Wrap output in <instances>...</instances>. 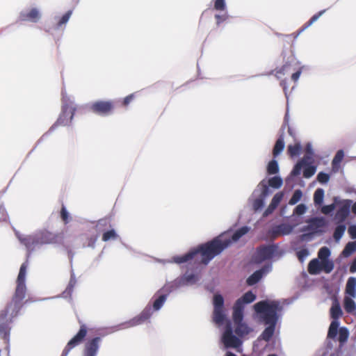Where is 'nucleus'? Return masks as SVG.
<instances>
[{"mask_svg": "<svg viewBox=\"0 0 356 356\" xmlns=\"http://www.w3.org/2000/svg\"><path fill=\"white\" fill-rule=\"evenodd\" d=\"M280 84L283 87L284 91L285 92V95L287 97V92H286L287 86L286 85V81H282Z\"/></svg>", "mask_w": 356, "mask_h": 356, "instance_id": "59", "label": "nucleus"}, {"mask_svg": "<svg viewBox=\"0 0 356 356\" xmlns=\"http://www.w3.org/2000/svg\"><path fill=\"white\" fill-rule=\"evenodd\" d=\"M249 231L250 227L248 226L242 227L234 233L229 230L227 231L215 238L211 241L202 245L198 248L193 250L182 256L173 257L172 260H168L167 262H174L176 264L188 262L193 259L195 256L200 254L201 255L202 262L204 265H207L216 256L220 254L225 248L229 247L233 243L238 241Z\"/></svg>", "mask_w": 356, "mask_h": 356, "instance_id": "1", "label": "nucleus"}, {"mask_svg": "<svg viewBox=\"0 0 356 356\" xmlns=\"http://www.w3.org/2000/svg\"><path fill=\"white\" fill-rule=\"evenodd\" d=\"M92 108L95 112L106 114L113 108V105L110 102H97L92 105Z\"/></svg>", "mask_w": 356, "mask_h": 356, "instance_id": "21", "label": "nucleus"}, {"mask_svg": "<svg viewBox=\"0 0 356 356\" xmlns=\"http://www.w3.org/2000/svg\"><path fill=\"white\" fill-rule=\"evenodd\" d=\"M222 342L226 348H234L238 349L241 346V341L233 334L230 321H228L226 324L225 330L222 335Z\"/></svg>", "mask_w": 356, "mask_h": 356, "instance_id": "9", "label": "nucleus"}, {"mask_svg": "<svg viewBox=\"0 0 356 356\" xmlns=\"http://www.w3.org/2000/svg\"><path fill=\"white\" fill-rule=\"evenodd\" d=\"M100 341V337H95L88 341L85 345L83 356H97Z\"/></svg>", "mask_w": 356, "mask_h": 356, "instance_id": "17", "label": "nucleus"}, {"mask_svg": "<svg viewBox=\"0 0 356 356\" xmlns=\"http://www.w3.org/2000/svg\"><path fill=\"white\" fill-rule=\"evenodd\" d=\"M225 0H214V8L217 10H224L225 8Z\"/></svg>", "mask_w": 356, "mask_h": 356, "instance_id": "45", "label": "nucleus"}, {"mask_svg": "<svg viewBox=\"0 0 356 356\" xmlns=\"http://www.w3.org/2000/svg\"><path fill=\"white\" fill-rule=\"evenodd\" d=\"M346 294L352 298H356V277L348 278L346 286Z\"/></svg>", "mask_w": 356, "mask_h": 356, "instance_id": "23", "label": "nucleus"}, {"mask_svg": "<svg viewBox=\"0 0 356 356\" xmlns=\"http://www.w3.org/2000/svg\"><path fill=\"white\" fill-rule=\"evenodd\" d=\"M344 156V153L343 150H339L336 155L334 156L332 160V167L333 168H337L339 163L341 162Z\"/></svg>", "mask_w": 356, "mask_h": 356, "instance_id": "35", "label": "nucleus"}, {"mask_svg": "<svg viewBox=\"0 0 356 356\" xmlns=\"http://www.w3.org/2000/svg\"><path fill=\"white\" fill-rule=\"evenodd\" d=\"M308 271L312 275L318 274L321 271V261L320 262L318 259L310 261Z\"/></svg>", "mask_w": 356, "mask_h": 356, "instance_id": "24", "label": "nucleus"}, {"mask_svg": "<svg viewBox=\"0 0 356 356\" xmlns=\"http://www.w3.org/2000/svg\"><path fill=\"white\" fill-rule=\"evenodd\" d=\"M174 291V289L169 284H165L160 291L154 296L155 298L153 302V309L155 311L159 310L166 301L167 297L170 293Z\"/></svg>", "mask_w": 356, "mask_h": 356, "instance_id": "13", "label": "nucleus"}, {"mask_svg": "<svg viewBox=\"0 0 356 356\" xmlns=\"http://www.w3.org/2000/svg\"><path fill=\"white\" fill-rule=\"evenodd\" d=\"M268 172L270 175H274L278 172L279 171V166L277 161L275 160L271 161L267 168Z\"/></svg>", "mask_w": 356, "mask_h": 356, "instance_id": "40", "label": "nucleus"}, {"mask_svg": "<svg viewBox=\"0 0 356 356\" xmlns=\"http://www.w3.org/2000/svg\"><path fill=\"white\" fill-rule=\"evenodd\" d=\"M306 211L307 207L303 204H300L296 207L294 213L297 215H302L306 212Z\"/></svg>", "mask_w": 356, "mask_h": 356, "instance_id": "48", "label": "nucleus"}, {"mask_svg": "<svg viewBox=\"0 0 356 356\" xmlns=\"http://www.w3.org/2000/svg\"><path fill=\"white\" fill-rule=\"evenodd\" d=\"M352 211L356 214V202L352 207Z\"/></svg>", "mask_w": 356, "mask_h": 356, "instance_id": "61", "label": "nucleus"}, {"mask_svg": "<svg viewBox=\"0 0 356 356\" xmlns=\"http://www.w3.org/2000/svg\"><path fill=\"white\" fill-rule=\"evenodd\" d=\"M326 226V221L324 218H314L311 219L307 226L302 230L307 232L309 235H314L323 232Z\"/></svg>", "mask_w": 356, "mask_h": 356, "instance_id": "12", "label": "nucleus"}, {"mask_svg": "<svg viewBox=\"0 0 356 356\" xmlns=\"http://www.w3.org/2000/svg\"><path fill=\"white\" fill-rule=\"evenodd\" d=\"M76 109L74 99L71 96L63 93V108L62 113L56 122L49 129L52 131L58 125L68 126L71 124L75 111Z\"/></svg>", "mask_w": 356, "mask_h": 356, "instance_id": "6", "label": "nucleus"}, {"mask_svg": "<svg viewBox=\"0 0 356 356\" xmlns=\"http://www.w3.org/2000/svg\"><path fill=\"white\" fill-rule=\"evenodd\" d=\"M355 251H356V241L355 242H349L346 244V247L344 248L342 254L348 257L350 255H351Z\"/></svg>", "mask_w": 356, "mask_h": 356, "instance_id": "31", "label": "nucleus"}, {"mask_svg": "<svg viewBox=\"0 0 356 356\" xmlns=\"http://www.w3.org/2000/svg\"><path fill=\"white\" fill-rule=\"evenodd\" d=\"M324 190L322 188H318L314 192V202L316 205L322 204L324 199Z\"/></svg>", "mask_w": 356, "mask_h": 356, "instance_id": "32", "label": "nucleus"}, {"mask_svg": "<svg viewBox=\"0 0 356 356\" xmlns=\"http://www.w3.org/2000/svg\"><path fill=\"white\" fill-rule=\"evenodd\" d=\"M75 284H76V280H75V277H74V275H72L71 277L69 285L67 289V293H70L72 292V289L74 286Z\"/></svg>", "mask_w": 356, "mask_h": 356, "instance_id": "50", "label": "nucleus"}, {"mask_svg": "<svg viewBox=\"0 0 356 356\" xmlns=\"http://www.w3.org/2000/svg\"><path fill=\"white\" fill-rule=\"evenodd\" d=\"M256 296L252 291H248L241 298H238L233 307V321L236 325L235 333L238 337L248 334L252 330L245 323H243V310L245 306L254 302Z\"/></svg>", "mask_w": 356, "mask_h": 356, "instance_id": "4", "label": "nucleus"}, {"mask_svg": "<svg viewBox=\"0 0 356 356\" xmlns=\"http://www.w3.org/2000/svg\"><path fill=\"white\" fill-rule=\"evenodd\" d=\"M15 234L20 243L25 246L27 250V257L31 252L40 248L44 243V229H40L30 235H24L14 229Z\"/></svg>", "mask_w": 356, "mask_h": 356, "instance_id": "5", "label": "nucleus"}, {"mask_svg": "<svg viewBox=\"0 0 356 356\" xmlns=\"http://www.w3.org/2000/svg\"><path fill=\"white\" fill-rule=\"evenodd\" d=\"M307 26H305L303 29H300V30L297 33V34L295 35V37H296V38H297V37H298V35H300V33L302 31H304L305 29H307Z\"/></svg>", "mask_w": 356, "mask_h": 356, "instance_id": "62", "label": "nucleus"}, {"mask_svg": "<svg viewBox=\"0 0 356 356\" xmlns=\"http://www.w3.org/2000/svg\"><path fill=\"white\" fill-rule=\"evenodd\" d=\"M282 179L280 177H273L268 180V184L273 188H279L282 185Z\"/></svg>", "mask_w": 356, "mask_h": 356, "instance_id": "36", "label": "nucleus"}, {"mask_svg": "<svg viewBox=\"0 0 356 356\" xmlns=\"http://www.w3.org/2000/svg\"><path fill=\"white\" fill-rule=\"evenodd\" d=\"M325 12V10H321L314 15H313L311 19L308 21V22H315L316 20L318 19L320 16H321Z\"/></svg>", "mask_w": 356, "mask_h": 356, "instance_id": "52", "label": "nucleus"}, {"mask_svg": "<svg viewBox=\"0 0 356 356\" xmlns=\"http://www.w3.org/2000/svg\"><path fill=\"white\" fill-rule=\"evenodd\" d=\"M86 334V327L85 325H82L79 332L67 343L62 353L61 356H67L70 351L82 341Z\"/></svg>", "mask_w": 356, "mask_h": 356, "instance_id": "14", "label": "nucleus"}, {"mask_svg": "<svg viewBox=\"0 0 356 356\" xmlns=\"http://www.w3.org/2000/svg\"><path fill=\"white\" fill-rule=\"evenodd\" d=\"M313 161L314 154H308L306 153L304 157L295 165L291 172V175L293 177H296L300 175L303 166L312 163Z\"/></svg>", "mask_w": 356, "mask_h": 356, "instance_id": "19", "label": "nucleus"}, {"mask_svg": "<svg viewBox=\"0 0 356 356\" xmlns=\"http://www.w3.org/2000/svg\"><path fill=\"white\" fill-rule=\"evenodd\" d=\"M118 236L115 230L111 229L104 233L102 240L104 241H109L110 239H115Z\"/></svg>", "mask_w": 356, "mask_h": 356, "instance_id": "42", "label": "nucleus"}, {"mask_svg": "<svg viewBox=\"0 0 356 356\" xmlns=\"http://www.w3.org/2000/svg\"><path fill=\"white\" fill-rule=\"evenodd\" d=\"M350 272L354 273L356 272V258L354 259L350 266Z\"/></svg>", "mask_w": 356, "mask_h": 356, "instance_id": "57", "label": "nucleus"}, {"mask_svg": "<svg viewBox=\"0 0 356 356\" xmlns=\"http://www.w3.org/2000/svg\"><path fill=\"white\" fill-rule=\"evenodd\" d=\"M224 299L220 294H216L213 297L214 309H223Z\"/></svg>", "mask_w": 356, "mask_h": 356, "instance_id": "39", "label": "nucleus"}, {"mask_svg": "<svg viewBox=\"0 0 356 356\" xmlns=\"http://www.w3.org/2000/svg\"><path fill=\"white\" fill-rule=\"evenodd\" d=\"M277 247L274 245H264L259 248L253 257L255 263L260 264L271 259L275 254Z\"/></svg>", "mask_w": 356, "mask_h": 356, "instance_id": "10", "label": "nucleus"}, {"mask_svg": "<svg viewBox=\"0 0 356 356\" xmlns=\"http://www.w3.org/2000/svg\"><path fill=\"white\" fill-rule=\"evenodd\" d=\"M51 234L50 233H46V236H45V238H46V243H51Z\"/></svg>", "mask_w": 356, "mask_h": 356, "instance_id": "60", "label": "nucleus"}, {"mask_svg": "<svg viewBox=\"0 0 356 356\" xmlns=\"http://www.w3.org/2000/svg\"><path fill=\"white\" fill-rule=\"evenodd\" d=\"M293 231V227L289 224L282 223L271 228L268 234L272 238L288 235Z\"/></svg>", "mask_w": 356, "mask_h": 356, "instance_id": "16", "label": "nucleus"}, {"mask_svg": "<svg viewBox=\"0 0 356 356\" xmlns=\"http://www.w3.org/2000/svg\"><path fill=\"white\" fill-rule=\"evenodd\" d=\"M254 308L261 322L267 327L258 340L269 341L275 333V326L281 317L282 307L278 300H263L256 303Z\"/></svg>", "mask_w": 356, "mask_h": 356, "instance_id": "2", "label": "nucleus"}, {"mask_svg": "<svg viewBox=\"0 0 356 356\" xmlns=\"http://www.w3.org/2000/svg\"><path fill=\"white\" fill-rule=\"evenodd\" d=\"M200 280V274L197 272H186L181 277L176 279L174 282L170 283L174 290L183 286L193 285L197 283Z\"/></svg>", "mask_w": 356, "mask_h": 356, "instance_id": "11", "label": "nucleus"}, {"mask_svg": "<svg viewBox=\"0 0 356 356\" xmlns=\"http://www.w3.org/2000/svg\"><path fill=\"white\" fill-rule=\"evenodd\" d=\"M216 17L218 20V22H225V21H228L230 19L229 16L227 13H225L221 16L216 15Z\"/></svg>", "mask_w": 356, "mask_h": 356, "instance_id": "54", "label": "nucleus"}, {"mask_svg": "<svg viewBox=\"0 0 356 356\" xmlns=\"http://www.w3.org/2000/svg\"><path fill=\"white\" fill-rule=\"evenodd\" d=\"M44 136V135H42V136L40 137V138L39 139V140H38V143H40L42 140Z\"/></svg>", "mask_w": 356, "mask_h": 356, "instance_id": "64", "label": "nucleus"}, {"mask_svg": "<svg viewBox=\"0 0 356 356\" xmlns=\"http://www.w3.org/2000/svg\"><path fill=\"white\" fill-rule=\"evenodd\" d=\"M302 146L300 143H296L294 145H289L287 151L291 157H295L300 154Z\"/></svg>", "mask_w": 356, "mask_h": 356, "instance_id": "27", "label": "nucleus"}, {"mask_svg": "<svg viewBox=\"0 0 356 356\" xmlns=\"http://www.w3.org/2000/svg\"><path fill=\"white\" fill-rule=\"evenodd\" d=\"M348 233L353 239L356 238V225H351L348 228Z\"/></svg>", "mask_w": 356, "mask_h": 356, "instance_id": "53", "label": "nucleus"}, {"mask_svg": "<svg viewBox=\"0 0 356 356\" xmlns=\"http://www.w3.org/2000/svg\"><path fill=\"white\" fill-rule=\"evenodd\" d=\"M346 229V226L344 224H340L337 226L334 232V238L336 242H339L340 239L342 238L344 232Z\"/></svg>", "mask_w": 356, "mask_h": 356, "instance_id": "30", "label": "nucleus"}, {"mask_svg": "<svg viewBox=\"0 0 356 356\" xmlns=\"http://www.w3.org/2000/svg\"><path fill=\"white\" fill-rule=\"evenodd\" d=\"M350 204L346 203L342 204L337 211L335 214V220L341 223L345 221L347 217L350 214Z\"/></svg>", "mask_w": 356, "mask_h": 356, "instance_id": "20", "label": "nucleus"}, {"mask_svg": "<svg viewBox=\"0 0 356 356\" xmlns=\"http://www.w3.org/2000/svg\"><path fill=\"white\" fill-rule=\"evenodd\" d=\"M305 152L308 154H314V149H313L312 144L311 143H308L306 145Z\"/></svg>", "mask_w": 356, "mask_h": 356, "instance_id": "55", "label": "nucleus"}, {"mask_svg": "<svg viewBox=\"0 0 356 356\" xmlns=\"http://www.w3.org/2000/svg\"><path fill=\"white\" fill-rule=\"evenodd\" d=\"M335 209V205L334 204H329V205H325L323 206L322 208H321V212L323 213V214H329L331 212H332Z\"/></svg>", "mask_w": 356, "mask_h": 356, "instance_id": "47", "label": "nucleus"}, {"mask_svg": "<svg viewBox=\"0 0 356 356\" xmlns=\"http://www.w3.org/2000/svg\"><path fill=\"white\" fill-rule=\"evenodd\" d=\"M290 70V65L288 64L284 65L280 70L277 71L276 76L278 79L281 78V74H284L285 73L289 72Z\"/></svg>", "mask_w": 356, "mask_h": 356, "instance_id": "49", "label": "nucleus"}, {"mask_svg": "<svg viewBox=\"0 0 356 356\" xmlns=\"http://www.w3.org/2000/svg\"><path fill=\"white\" fill-rule=\"evenodd\" d=\"M226 356H236V355L230 352H227ZM243 356H245V355H243Z\"/></svg>", "mask_w": 356, "mask_h": 356, "instance_id": "63", "label": "nucleus"}, {"mask_svg": "<svg viewBox=\"0 0 356 356\" xmlns=\"http://www.w3.org/2000/svg\"><path fill=\"white\" fill-rule=\"evenodd\" d=\"M330 250L327 247H323L321 248L318 253V258L321 260V261L324 260L329 259V257L330 256Z\"/></svg>", "mask_w": 356, "mask_h": 356, "instance_id": "33", "label": "nucleus"}, {"mask_svg": "<svg viewBox=\"0 0 356 356\" xmlns=\"http://www.w3.org/2000/svg\"><path fill=\"white\" fill-rule=\"evenodd\" d=\"M306 165L307 166L303 170V176L305 178H310L315 174L316 171V167L311 165Z\"/></svg>", "mask_w": 356, "mask_h": 356, "instance_id": "37", "label": "nucleus"}, {"mask_svg": "<svg viewBox=\"0 0 356 356\" xmlns=\"http://www.w3.org/2000/svg\"><path fill=\"white\" fill-rule=\"evenodd\" d=\"M309 254V252L307 248H302L297 252V257L300 262H303Z\"/></svg>", "mask_w": 356, "mask_h": 356, "instance_id": "41", "label": "nucleus"}, {"mask_svg": "<svg viewBox=\"0 0 356 356\" xmlns=\"http://www.w3.org/2000/svg\"><path fill=\"white\" fill-rule=\"evenodd\" d=\"M334 268V263L332 261L327 259L321 261V270H323L327 273H330Z\"/></svg>", "mask_w": 356, "mask_h": 356, "instance_id": "34", "label": "nucleus"}, {"mask_svg": "<svg viewBox=\"0 0 356 356\" xmlns=\"http://www.w3.org/2000/svg\"><path fill=\"white\" fill-rule=\"evenodd\" d=\"M301 74V70H298L297 72H294L291 75V79L294 81H297L298 79L300 78V76Z\"/></svg>", "mask_w": 356, "mask_h": 356, "instance_id": "56", "label": "nucleus"}, {"mask_svg": "<svg viewBox=\"0 0 356 356\" xmlns=\"http://www.w3.org/2000/svg\"><path fill=\"white\" fill-rule=\"evenodd\" d=\"M133 98H134V95H130L126 97L124 99V104L127 105L128 104H129V102L133 99Z\"/></svg>", "mask_w": 356, "mask_h": 356, "instance_id": "58", "label": "nucleus"}, {"mask_svg": "<svg viewBox=\"0 0 356 356\" xmlns=\"http://www.w3.org/2000/svg\"><path fill=\"white\" fill-rule=\"evenodd\" d=\"M270 191L265 180L261 181L254 191L250 201L252 202L253 209L255 211L261 210L264 206L266 198L270 194Z\"/></svg>", "mask_w": 356, "mask_h": 356, "instance_id": "7", "label": "nucleus"}, {"mask_svg": "<svg viewBox=\"0 0 356 356\" xmlns=\"http://www.w3.org/2000/svg\"><path fill=\"white\" fill-rule=\"evenodd\" d=\"M344 309L347 313L353 314L356 311V303L353 298L346 296L344 298Z\"/></svg>", "mask_w": 356, "mask_h": 356, "instance_id": "25", "label": "nucleus"}, {"mask_svg": "<svg viewBox=\"0 0 356 356\" xmlns=\"http://www.w3.org/2000/svg\"><path fill=\"white\" fill-rule=\"evenodd\" d=\"M339 333L338 340L341 346H343L347 341L349 337V331L345 327L338 328L337 334Z\"/></svg>", "mask_w": 356, "mask_h": 356, "instance_id": "26", "label": "nucleus"}, {"mask_svg": "<svg viewBox=\"0 0 356 356\" xmlns=\"http://www.w3.org/2000/svg\"><path fill=\"white\" fill-rule=\"evenodd\" d=\"M342 315V310L337 299H334L332 307L330 308V316L332 321L330 325L327 338L334 339L337 337L338 328L339 327V318Z\"/></svg>", "mask_w": 356, "mask_h": 356, "instance_id": "8", "label": "nucleus"}, {"mask_svg": "<svg viewBox=\"0 0 356 356\" xmlns=\"http://www.w3.org/2000/svg\"><path fill=\"white\" fill-rule=\"evenodd\" d=\"M151 315L152 308L150 306H147L144 309V310L141 312L140 315L134 317L129 322L126 323V325L124 326V327H130L138 325H140L143 323L146 320L149 318Z\"/></svg>", "mask_w": 356, "mask_h": 356, "instance_id": "15", "label": "nucleus"}, {"mask_svg": "<svg viewBox=\"0 0 356 356\" xmlns=\"http://www.w3.org/2000/svg\"><path fill=\"white\" fill-rule=\"evenodd\" d=\"M8 218V215L3 204H0V222L6 221Z\"/></svg>", "mask_w": 356, "mask_h": 356, "instance_id": "46", "label": "nucleus"}, {"mask_svg": "<svg viewBox=\"0 0 356 356\" xmlns=\"http://www.w3.org/2000/svg\"><path fill=\"white\" fill-rule=\"evenodd\" d=\"M60 216L65 224H67L70 221V213H68V211H67L66 208L64 206L62 207Z\"/></svg>", "mask_w": 356, "mask_h": 356, "instance_id": "44", "label": "nucleus"}, {"mask_svg": "<svg viewBox=\"0 0 356 356\" xmlns=\"http://www.w3.org/2000/svg\"><path fill=\"white\" fill-rule=\"evenodd\" d=\"M225 318L223 309H214L213 321L218 325L222 324Z\"/></svg>", "mask_w": 356, "mask_h": 356, "instance_id": "28", "label": "nucleus"}, {"mask_svg": "<svg viewBox=\"0 0 356 356\" xmlns=\"http://www.w3.org/2000/svg\"><path fill=\"white\" fill-rule=\"evenodd\" d=\"M317 179L321 184H327L330 179V175L327 173L321 172L317 176Z\"/></svg>", "mask_w": 356, "mask_h": 356, "instance_id": "43", "label": "nucleus"}, {"mask_svg": "<svg viewBox=\"0 0 356 356\" xmlns=\"http://www.w3.org/2000/svg\"><path fill=\"white\" fill-rule=\"evenodd\" d=\"M272 269V265L268 264L264 266L262 268L255 271L251 275L247 280V284L250 286H252L257 283L265 275L268 273Z\"/></svg>", "mask_w": 356, "mask_h": 356, "instance_id": "18", "label": "nucleus"}, {"mask_svg": "<svg viewBox=\"0 0 356 356\" xmlns=\"http://www.w3.org/2000/svg\"><path fill=\"white\" fill-rule=\"evenodd\" d=\"M284 136L283 135H281L277 140L276 141V143L275 145L274 149H273V154L275 156H277L279 155L284 149Z\"/></svg>", "mask_w": 356, "mask_h": 356, "instance_id": "29", "label": "nucleus"}, {"mask_svg": "<svg viewBox=\"0 0 356 356\" xmlns=\"http://www.w3.org/2000/svg\"><path fill=\"white\" fill-rule=\"evenodd\" d=\"M72 13V10H68L62 16L58 22H67V21L70 19Z\"/></svg>", "mask_w": 356, "mask_h": 356, "instance_id": "51", "label": "nucleus"}, {"mask_svg": "<svg viewBox=\"0 0 356 356\" xmlns=\"http://www.w3.org/2000/svg\"><path fill=\"white\" fill-rule=\"evenodd\" d=\"M284 197V193L282 192L277 193L272 199V201L268 207L265 211L264 215L265 216H268L277 207L280 202Z\"/></svg>", "mask_w": 356, "mask_h": 356, "instance_id": "22", "label": "nucleus"}, {"mask_svg": "<svg viewBox=\"0 0 356 356\" xmlns=\"http://www.w3.org/2000/svg\"><path fill=\"white\" fill-rule=\"evenodd\" d=\"M302 196V193L300 190L297 189L294 191L291 198L290 199L289 204L291 205H294L298 203Z\"/></svg>", "mask_w": 356, "mask_h": 356, "instance_id": "38", "label": "nucleus"}, {"mask_svg": "<svg viewBox=\"0 0 356 356\" xmlns=\"http://www.w3.org/2000/svg\"><path fill=\"white\" fill-rule=\"evenodd\" d=\"M28 267V262H24L19 268V271L16 280V288L15 293L12 297V300L8 302L4 309L0 312V318L5 319L10 313L9 322L11 323L13 318L19 315V312L23 307L24 305H27L31 302L32 300L29 298L23 303L22 301L26 297V269Z\"/></svg>", "mask_w": 356, "mask_h": 356, "instance_id": "3", "label": "nucleus"}]
</instances>
